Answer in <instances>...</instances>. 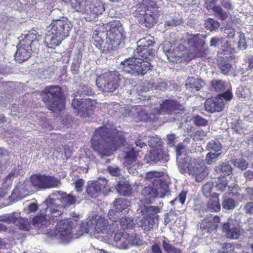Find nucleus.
I'll return each instance as SVG.
<instances>
[{"mask_svg": "<svg viewBox=\"0 0 253 253\" xmlns=\"http://www.w3.org/2000/svg\"><path fill=\"white\" fill-rule=\"evenodd\" d=\"M213 183L212 182H208L203 187V192L206 197H209L211 195V190L213 188Z\"/></svg>", "mask_w": 253, "mask_h": 253, "instance_id": "56", "label": "nucleus"}, {"mask_svg": "<svg viewBox=\"0 0 253 253\" xmlns=\"http://www.w3.org/2000/svg\"><path fill=\"white\" fill-rule=\"evenodd\" d=\"M153 101L154 104V114H169L171 112L180 109L181 106L176 101L173 100H166L163 101L155 96L151 97L150 101Z\"/></svg>", "mask_w": 253, "mask_h": 253, "instance_id": "17", "label": "nucleus"}, {"mask_svg": "<svg viewBox=\"0 0 253 253\" xmlns=\"http://www.w3.org/2000/svg\"><path fill=\"white\" fill-rule=\"evenodd\" d=\"M61 184L60 181L54 176H48L47 189L55 188Z\"/></svg>", "mask_w": 253, "mask_h": 253, "instance_id": "53", "label": "nucleus"}, {"mask_svg": "<svg viewBox=\"0 0 253 253\" xmlns=\"http://www.w3.org/2000/svg\"><path fill=\"white\" fill-rule=\"evenodd\" d=\"M64 192L60 191H53L43 202L44 205H55L56 200L61 202Z\"/></svg>", "mask_w": 253, "mask_h": 253, "instance_id": "37", "label": "nucleus"}, {"mask_svg": "<svg viewBox=\"0 0 253 253\" xmlns=\"http://www.w3.org/2000/svg\"><path fill=\"white\" fill-rule=\"evenodd\" d=\"M211 85L216 91L221 92L227 88L228 83L221 80H213L211 82Z\"/></svg>", "mask_w": 253, "mask_h": 253, "instance_id": "42", "label": "nucleus"}, {"mask_svg": "<svg viewBox=\"0 0 253 253\" xmlns=\"http://www.w3.org/2000/svg\"><path fill=\"white\" fill-rule=\"evenodd\" d=\"M125 82V78L119 72L106 71L97 77L96 85L102 91L112 92L124 85Z\"/></svg>", "mask_w": 253, "mask_h": 253, "instance_id": "7", "label": "nucleus"}, {"mask_svg": "<svg viewBox=\"0 0 253 253\" xmlns=\"http://www.w3.org/2000/svg\"><path fill=\"white\" fill-rule=\"evenodd\" d=\"M216 183V188L221 191H224L228 185L227 181L225 177L218 178Z\"/></svg>", "mask_w": 253, "mask_h": 253, "instance_id": "58", "label": "nucleus"}, {"mask_svg": "<svg viewBox=\"0 0 253 253\" xmlns=\"http://www.w3.org/2000/svg\"><path fill=\"white\" fill-rule=\"evenodd\" d=\"M107 180H91L87 183L86 192L90 197L94 198L99 196L102 192L105 193L109 190Z\"/></svg>", "mask_w": 253, "mask_h": 253, "instance_id": "21", "label": "nucleus"}, {"mask_svg": "<svg viewBox=\"0 0 253 253\" xmlns=\"http://www.w3.org/2000/svg\"><path fill=\"white\" fill-rule=\"evenodd\" d=\"M116 189L120 194L125 196H129L132 192L131 185L127 181L119 182Z\"/></svg>", "mask_w": 253, "mask_h": 253, "instance_id": "34", "label": "nucleus"}, {"mask_svg": "<svg viewBox=\"0 0 253 253\" xmlns=\"http://www.w3.org/2000/svg\"><path fill=\"white\" fill-rule=\"evenodd\" d=\"M205 84V82L201 79L194 77L188 78L185 81L186 89L191 91H199Z\"/></svg>", "mask_w": 253, "mask_h": 253, "instance_id": "30", "label": "nucleus"}, {"mask_svg": "<svg viewBox=\"0 0 253 253\" xmlns=\"http://www.w3.org/2000/svg\"><path fill=\"white\" fill-rule=\"evenodd\" d=\"M239 187L236 184H233L232 185H229L228 194L231 195L232 196H238L239 195Z\"/></svg>", "mask_w": 253, "mask_h": 253, "instance_id": "62", "label": "nucleus"}, {"mask_svg": "<svg viewBox=\"0 0 253 253\" xmlns=\"http://www.w3.org/2000/svg\"><path fill=\"white\" fill-rule=\"evenodd\" d=\"M194 123L198 126H205L208 124V121L202 117L197 116L193 118Z\"/></svg>", "mask_w": 253, "mask_h": 253, "instance_id": "64", "label": "nucleus"}, {"mask_svg": "<svg viewBox=\"0 0 253 253\" xmlns=\"http://www.w3.org/2000/svg\"><path fill=\"white\" fill-rule=\"evenodd\" d=\"M16 215V212L1 215H0V222H4L8 224L13 223L14 220L17 217Z\"/></svg>", "mask_w": 253, "mask_h": 253, "instance_id": "46", "label": "nucleus"}, {"mask_svg": "<svg viewBox=\"0 0 253 253\" xmlns=\"http://www.w3.org/2000/svg\"><path fill=\"white\" fill-rule=\"evenodd\" d=\"M162 246L164 250L167 253H180L179 249L175 248L173 246L169 243V239L166 237L163 238Z\"/></svg>", "mask_w": 253, "mask_h": 253, "instance_id": "43", "label": "nucleus"}, {"mask_svg": "<svg viewBox=\"0 0 253 253\" xmlns=\"http://www.w3.org/2000/svg\"><path fill=\"white\" fill-rule=\"evenodd\" d=\"M61 36H59L52 32V31L48 32V33L45 38V44L49 48H54L65 39V38Z\"/></svg>", "mask_w": 253, "mask_h": 253, "instance_id": "31", "label": "nucleus"}, {"mask_svg": "<svg viewBox=\"0 0 253 253\" xmlns=\"http://www.w3.org/2000/svg\"><path fill=\"white\" fill-rule=\"evenodd\" d=\"M205 25L207 29L211 32L216 30L220 26L217 21L212 18L208 19L205 22Z\"/></svg>", "mask_w": 253, "mask_h": 253, "instance_id": "47", "label": "nucleus"}, {"mask_svg": "<svg viewBox=\"0 0 253 253\" xmlns=\"http://www.w3.org/2000/svg\"><path fill=\"white\" fill-rule=\"evenodd\" d=\"M17 217L14 220L13 223L17 226L20 230L28 231L31 227L30 221L27 218H24L20 216L19 213L16 212Z\"/></svg>", "mask_w": 253, "mask_h": 253, "instance_id": "36", "label": "nucleus"}, {"mask_svg": "<svg viewBox=\"0 0 253 253\" xmlns=\"http://www.w3.org/2000/svg\"><path fill=\"white\" fill-rule=\"evenodd\" d=\"M148 138L147 136H139V138L135 140V143L137 147L140 148L147 146L146 143Z\"/></svg>", "mask_w": 253, "mask_h": 253, "instance_id": "60", "label": "nucleus"}, {"mask_svg": "<svg viewBox=\"0 0 253 253\" xmlns=\"http://www.w3.org/2000/svg\"><path fill=\"white\" fill-rule=\"evenodd\" d=\"M214 170L217 174L222 173L225 175H229L232 172L231 166L226 162L220 164L215 168Z\"/></svg>", "mask_w": 253, "mask_h": 253, "instance_id": "39", "label": "nucleus"}, {"mask_svg": "<svg viewBox=\"0 0 253 253\" xmlns=\"http://www.w3.org/2000/svg\"><path fill=\"white\" fill-rule=\"evenodd\" d=\"M221 155L220 153H214L210 152L206 155L205 161L208 164L211 165L215 162Z\"/></svg>", "mask_w": 253, "mask_h": 253, "instance_id": "54", "label": "nucleus"}, {"mask_svg": "<svg viewBox=\"0 0 253 253\" xmlns=\"http://www.w3.org/2000/svg\"><path fill=\"white\" fill-rule=\"evenodd\" d=\"M187 193V191H182L177 198L170 202V204L174 205L179 203L181 205H183L186 200Z\"/></svg>", "mask_w": 253, "mask_h": 253, "instance_id": "49", "label": "nucleus"}, {"mask_svg": "<svg viewBox=\"0 0 253 253\" xmlns=\"http://www.w3.org/2000/svg\"><path fill=\"white\" fill-rule=\"evenodd\" d=\"M139 208L137 209L138 212L141 213L145 216L152 218L155 220H158V213L160 212L161 209L158 206H148L144 204L142 200L138 203Z\"/></svg>", "mask_w": 253, "mask_h": 253, "instance_id": "25", "label": "nucleus"}, {"mask_svg": "<svg viewBox=\"0 0 253 253\" xmlns=\"http://www.w3.org/2000/svg\"><path fill=\"white\" fill-rule=\"evenodd\" d=\"M218 66L221 73L224 75H227L230 71L232 66L227 61L221 60Z\"/></svg>", "mask_w": 253, "mask_h": 253, "instance_id": "51", "label": "nucleus"}, {"mask_svg": "<svg viewBox=\"0 0 253 253\" xmlns=\"http://www.w3.org/2000/svg\"><path fill=\"white\" fill-rule=\"evenodd\" d=\"M40 35L35 30L29 31L17 45L15 59L18 62L27 60L31 55L32 48L38 44Z\"/></svg>", "mask_w": 253, "mask_h": 253, "instance_id": "10", "label": "nucleus"}, {"mask_svg": "<svg viewBox=\"0 0 253 253\" xmlns=\"http://www.w3.org/2000/svg\"><path fill=\"white\" fill-rule=\"evenodd\" d=\"M221 209L220 204L219 201V194L213 193L210 198L206 211L218 212Z\"/></svg>", "mask_w": 253, "mask_h": 253, "instance_id": "33", "label": "nucleus"}, {"mask_svg": "<svg viewBox=\"0 0 253 253\" xmlns=\"http://www.w3.org/2000/svg\"><path fill=\"white\" fill-rule=\"evenodd\" d=\"M70 25L67 19L63 18L62 19L53 20L50 27L52 32L65 39L69 35Z\"/></svg>", "mask_w": 253, "mask_h": 253, "instance_id": "22", "label": "nucleus"}, {"mask_svg": "<svg viewBox=\"0 0 253 253\" xmlns=\"http://www.w3.org/2000/svg\"><path fill=\"white\" fill-rule=\"evenodd\" d=\"M148 144L150 147L160 146L162 144L161 138L157 135L147 136Z\"/></svg>", "mask_w": 253, "mask_h": 253, "instance_id": "48", "label": "nucleus"}, {"mask_svg": "<svg viewBox=\"0 0 253 253\" xmlns=\"http://www.w3.org/2000/svg\"><path fill=\"white\" fill-rule=\"evenodd\" d=\"M136 160V153L133 148H130L126 152L124 164L125 166L131 165Z\"/></svg>", "mask_w": 253, "mask_h": 253, "instance_id": "40", "label": "nucleus"}, {"mask_svg": "<svg viewBox=\"0 0 253 253\" xmlns=\"http://www.w3.org/2000/svg\"><path fill=\"white\" fill-rule=\"evenodd\" d=\"M72 6L76 11L86 14V21H91L105 11L104 4L99 1L93 0H70Z\"/></svg>", "mask_w": 253, "mask_h": 253, "instance_id": "6", "label": "nucleus"}, {"mask_svg": "<svg viewBox=\"0 0 253 253\" xmlns=\"http://www.w3.org/2000/svg\"><path fill=\"white\" fill-rule=\"evenodd\" d=\"M45 209L41 211L32 219V223L35 227L40 229L46 226L49 222Z\"/></svg>", "mask_w": 253, "mask_h": 253, "instance_id": "29", "label": "nucleus"}, {"mask_svg": "<svg viewBox=\"0 0 253 253\" xmlns=\"http://www.w3.org/2000/svg\"><path fill=\"white\" fill-rule=\"evenodd\" d=\"M178 168L181 173L188 172L194 175L197 182H201L208 175V171L205 165L199 160L184 157L181 161L178 160Z\"/></svg>", "mask_w": 253, "mask_h": 253, "instance_id": "8", "label": "nucleus"}, {"mask_svg": "<svg viewBox=\"0 0 253 253\" xmlns=\"http://www.w3.org/2000/svg\"><path fill=\"white\" fill-rule=\"evenodd\" d=\"M77 202L76 198L70 194L64 193L61 202L64 206H69L74 205Z\"/></svg>", "mask_w": 253, "mask_h": 253, "instance_id": "45", "label": "nucleus"}, {"mask_svg": "<svg viewBox=\"0 0 253 253\" xmlns=\"http://www.w3.org/2000/svg\"><path fill=\"white\" fill-rule=\"evenodd\" d=\"M112 223L110 224V232H114L117 229L132 228L134 223L131 217L128 216H118L117 218L111 220Z\"/></svg>", "mask_w": 253, "mask_h": 253, "instance_id": "23", "label": "nucleus"}, {"mask_svg": "<svg viewBox=\"0 0 253 253\" xmlns=\"http://www.w3.org/2000/svg\"><path fill=\"white\" fill-rule=\"evenodd\" d=\"M169 45L170 43L169 42H165L163 48L168 59L172 62L179 61L180 57L184 54L181 50L184 49V47L180 45L177 47L174 50H171L169 49Z\"/></svg>", "mask_w": 253, "mask_h": 253, "instance_id": "26", "label": "nucleus"}, {"mask_svg": "<svg viewBox=\"0 0 253 253\" xmlns=\"http://www.w3.org/2000/svg\"><path fill=\"white\" fill-rule=\"evenodd\" d=\"M137 48L134 53L135 57L142 59V61L149 62L150 58L152 57L153 47L154 42L151 40H147L146 38L140 39L137 42Z\"/></svg>", "mask_w": 253, "mask_h": 253, "instance_id": "18", "label": "nucleus"}, {"mask_svg": "<svg viewBox=\"0 0 253 253\" xmlns=\"http://www.w3.org/2000/svg\"><path fill=\"white\" fill-rule=\"evenodd\" d=\"M92 94L91 87L85 84L81 85L79 91L75 94L72 102V106L80 117L86 118L93 113L95 109V100L84 98L85 95L89 96Z\"/></svg>", "mask_w": 253, "mask_h": 253, "instance_id": "4", "label": "nucleus"}, {"mask_svg": "<svg viewBox=\"0 0 253 253\" xmlns=\"http://www.w3.org/2000/svg\"><path fill=\"white\" fill-rule=\"evenodd\" d=\"M203 35H188L186 37L187 44L189 46L192 58L203 57L206 56L205 48L204 47L205 39Z\"/></svg>", "mask_w": 253, "mask_h": 253, "instance_id": "16", "label": "nucleus"}, {"mask_svg": "<svg viewBox=\"0 0 253 253\" xmlns=\"http://www.w3.org/2000/svg\"><path fill=\"white\" fill-rule=\"evenodd\" d=\"M156 193V191L153 186H145L141 191V195L144 198L147 204L150 203L151 200L157 198Z\"/></svg>", "mask_w": 253, "mask_h": 253, "instance_id": "35", "label": "nucleus"}, {"mask_svg": "<svg viewBox=\"0 0 253 253\" xmlns=\"http://www.w3.org/2000/svg\"><path fill=\"white\" fill-rule=\"evenodd\" d=\"M220 221V218L219 216H214L213 217L212 221L210 220L208 222L209 225L207 226L208 228L209 229L208 230H216L217 227V223H218Z\"/></svg>", "mask_w": 253, "mask_h": 253, "instance_id": "59", "label": "nucleus"}, {"mask_svg": "<svg viewBox=\"0 0 253 253\" xmlns=\"http://www.w3.org/2000/svg\"><path fill=\"white\" fill-rule=\"evenodd\" d=\"M157 152H158V162H160L163 163H165L169 160V155L166 152L163 151L161 149H157Z\"/></svg>", "mask_w": 253, "mask_h": 253, "instance_id": "57", "label": "nucleus"}, {"mask_svg": "<svg viewBox=\"0 0 253 253\" xmlns=\"http://www.w3.org/2000/svg\"><path fill=\"white\" fill-rule=\"evenodd\" d=\"M82 58V53L80 51H78L74 57L73 62L71 65V71L73 74L77 75L79 73Z\"/></svg>", "mask_w": 253, "mask_h": 253, "instance_id": "38", "label": "nucleus"}, {"mask_svg": "<svg viewBox=\"0 0 253 253\" xmlns=\"http://www.w3.org/2000/svg\"><path fill=\"white\" fill-rule=\"evenodd\" d=\"M181 23L180 19H172L166 21L165 23V28H170V27L176 26Z\"/></svg>", "mask_w": 253, "mask_h": 253, "instance_id": "61", "label": "nucleus"}, {"mask_svg": "<svg viewBox=\"0 0 253 253\" xmlns=\"http://www.w3.org/2000/svg\"><path fill=\"white\" fill-rule=\"evenodd\" d=\"M80 229L81 234L84 233L92 234L93 232L108 235L113 234V232H109L110 225L108 219L98 214L89 216L86 220L83 221Z\"/></svg>", "mask_w": 253, "mask_h": 253, "instance_id": "9", "label": "nucleus"}, {"mask_svg": "<svg viewBox=\"0 0 253 253\" xmlns=\"http://www.w3.org/2000/svg\"><path fill=\"white\" fill-rule=\"evenodd\" d=\"M43 93L45 95L43 97L42 100L46 103L49 110L53 112H60L64 109L65 106L61 98V89L59 86H46Z\"/></svg>", "mask_w": 253, "mask_h": 253, "instance_id": "12", "label": "nucleus"}, {"mask_svg": "<svg viewBox=\"0 0 253 253\" xmlns=\"http://www.w3.org/2000/svg\"><path fill=\"white\" fill-rule=\"evenodd\" d=\"M130 202L126 199L119 198L113 203V208L109 211L108 215L110 220L126 215L130 210Z\"/></svg>", "mask_w": 253, "mask_h": 253, "instance_id": "20", "label": "nucleus"}, {"mask_svg": "<svg viewBox=\"0 0 253 253\" xmlns=\"http://www.w3.org/2000/svg\"><path fill=\"white\" fill-rule=\"evenodd\" d=\"M136 99L142 100L144 101L142 105H138L131 107L130 110L125 114V116L132 117L135 122L151 121L154 117L152 116L157 115L154 114V104L153 101H150L151 97L147 94L146 91L143 89L141 85H137L130 90V93Z\"/></svg>", "mask_w": 253, "mask_h": 253, "instance_id": "2", "label": "nucleus"}, {"mask_svg": "<svg viewBox=\"0 0 253 253\" xmlns=\"http://www.w3.org/2000/svg\"><path fill=\"white\" fill-rule=\"evenodd\" d=\"M233 164L235 166L239 168L242 170L246 169L248 166V163L245 160H234Z\"/></svg>", "mask_w": 253, "mask_h": 253, "instance_id": "63", "label": "nucleus"}, {"mask_svg": "<svg viewBox=\"0 0 253 253\" xmlns=\"http://www.w3.org/2000/svg\"><path fill=\"white\" fill-rule=\"evenodd\" d=\"M206 148L207 150L214 153H222V146L218 141L211 140L207 144Z\"/></svg>", "mask_w": 253, "mask_h": 253, "instance_id": "41", "label": "nucleus"}, {"mask_svg": "<svg viewBox=\"0 0 253 253\" xmlns=\"http://www.w3.org/2000/svg\"><path fill=\"white\" fill-rule=\"evenodd\" d=\"M137 48L134 53L135 57L142 59V61L149 62L150 58L152 57L153 47L154 42L151 40H147L146 38L140 39L137 42Z\"/></svg>", "mask_w": 253, "mask_h": 253, "instance_id": "19", "label": "nucleus"}, {"mask_svg": "<svg viewBox=\"0 0 253 253\" xmlns=\"http://www.w3.org/2000/svg\"><path fill=\"white\" fill-rule=\"evenodd\" d=\"M156 221V220L152 218H149L144 216L141 220L140 226L144 230L148 231L153 227Z\"/></svg>", "mask_w": 253, "mask_h": 253, "instance_id": "44", "label": "nucleus"}, {"mask_svg": "<svg viewBox=\"0 0 253 253\" xmlns=\"http://www.w3.org/2000/svg\"><path fill=\"white\" fill-rule=\"evenodd\" d=\"M125 142L123 132L105 126L97 129L91 140L92 148L101 158L111 156L118 146Z\"/></svg>", "mask_w": 253, "mask_h": 253, "instance_id": "1", "label": "nucleus"}, {"mask_svg": "<svg viewBox=\"0 0 253 253\" xmlns=\"http://www.w3.org/2000/svg\"><path fill=\"white\" fill-rule=\"evenodd\" d=\"M132 10L139 23L148 28L153 27L158 21V8L153 0H143L133 7Z\"/></svg>", "mask_w": 253, "mask_h": 253, "instance_id": "3", "label": "nucleus"}, {"mask_svg": "<svg viewBox=\"0 0 253 253\" xmlns=\"http://www.w3.org/2000/svg\"><path fill=\"white\" fill-rule=\"evenodd\" d=\"M47 178L45 175L35 174L31 176V183L37 189H46Z\"/></svg>", "mask_w": 253, "mask_h": 253, "instance_id": "32", "label": "nucleus"}, {"mask_svg": "<svg viewBox=\"0 0 253 253\" xmlns=\"http://www.w3.org/2000/svg\"><path fill=\"white\" fill-rule=\"evenodd\" d=\"M224 106L223 100L221 97L217 96L214 99H208L205 102L206 110L211 113L222 111Z\"/></svg>", "mask_w": 253, "mask_h": 253, "instance_id": "27", "label": "nucleus"}, {"mask_svg": "<svg viewBox=\"0 0 253 253\" xmlns=\"http://www.w3.org/2000/svg\"><path fill=\"white\" fill-rule=\"evenodd\" d=\"M72 225L70 220H62L57 223L55 230L49 232V236L59 240L63 244L69 242L72 238Z\"/></svg>", "mask_w": 253, "mask_h": 253, "instance_id": "15", "label": "nucleus"}, {"mask_svg": "<svg viewBox=\"0 0 253 253\" xmlns=\"http://www.w3.org/2000/svg\"><path fill=\"white\" fill-rule=\"evenodd\" d=\"M45 211L46 212V216L50 220H58L61 217L63 212L61 210L62 207L55 205H45Z\"/></svg>", "mask_w": 253, "mask_h": 253, "instance_id": "28", "label": "nucleus"}, {"mask_svg": "<svg viewBox=\"0 0 253 253\" xmlns=\"http://www.w3.org/2000/svg\"><path fill=\"white\" fill-rule=\"evenodd\" d=\"M158 152L157 149H154L150 152L148 155L145 158V160L147 163L149 164H153L158 162Z\"/></svg>", "mask_w": 253, "mask_h": 253, "instance_id": "50", "label": "nucleus"}, {"mask_svg": "<svg viewBox=\"0 0 253 253\" xmlns=\"http://www.w3.org/2000/svg\"><path fill=\"white\" fill-rule=\"evenodd\" d=\"M113 233H114V246L119 249H127L139 244L140 238L139 236L136 234L129 235L122 229H117Z\"/></svg>", "mask_w": 253, "mask_h": 253, "instance_id": "14", "label": "nucleus"}, {"mask_svg": "<svg viewBox=\"0 0 253 253\" xmlns=\"http://www.w3.org/2000/svg\"><path fill=\"white\" fill-rule=\"evenodd\" d=\"M163 175V172L152 171L147 173L145 176V178L152 183L158 198H164L170 194L168 183L162 178Z\"/></svg>", "mask_w": 253, "mask_h": 253, "instance_id": "13", "label": "nucleus"}, {"mask_svg": "<svg viewBox=\"0 0 253 253\" xmlns=\"http://www.w3.org/2000/svg\"><path fill=\"white\" fill-rule=\"evenodd\" d=\"M222 208L226 210H232L235 207V201L231 198H225L223 200Z\"/></svg>", "mask_w": 253, "mask_h": 253, "instance_id": "52", "label": "nucleus"}, {"mask_svg": "<svg viewBox=\"0 0 253 253\" xmlns=\"http://www.w3.org/2000/svg\"><path fill=\"white\" fill-rule=\"evenodd\" d=\"M120 68L134 76H143L152 69V65L150 62L142 61V59L133 56L126 58L122 61Z\"/></svg>", "mask_w": 253, "mask_h": 253, "instance_id": "11", "label": "nucleus"}, {"mask_svg": "<svg viewBox=\"0 0 253 253\" xmlns=\"http://www.w3.org/2000/svg\"><path fill=\"white\" fill-rule=\"evenodd\" d=\"M223 232L226 237L231 239H238L243 232V229L238 223H234L232 220H230L223 224Z\"/></svg>", "mask_w": 253, "mask_h": 253, "instance_id": "24", "label": "nucleus"}, {"mask_svg": "<svg viewBox=\"0 0 253 253\" xmlns=\"http://www.w3.org/2000/svg\"><path fill=\"white\" fill-rule=\"evenodd\" d=\"M105 26L109 28V29L106 32V38L101 48L103 52L116 49L118 46L124 44L125 39L124 29L120 21L113 20L107 23Z\"/></svg>", "mask_w": 253, "mask_h": 253, "instance_id": "5", "label": "nucleus"}, {"mask_svg": "<svg viewBox=\"0 0 253 253\" xmlns=\"http://www.w3.org/2000/svg\"><path fill=\"white\" fill-rule=\"evenodd\" d=\"M214 15L221 20H224L227 17V13L219 6H216L213 10Z\"/></svg>", "mask_w": 253, "mask_h": 253, "instance_id": "55", "label": "nucleus"}]
</instances>
